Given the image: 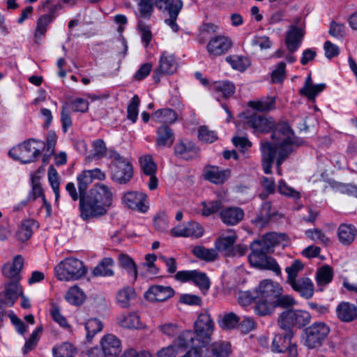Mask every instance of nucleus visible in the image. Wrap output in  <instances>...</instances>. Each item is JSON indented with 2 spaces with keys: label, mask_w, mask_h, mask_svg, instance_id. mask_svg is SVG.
Masks as SVG:
<instances>
[{
  "label": "nucleus",
  "mask_w": 357,
  "mask_h": 357,
  "mask_svg": "<svg viewBox=\"0 0 357 357\" xmlns=\"http://www.w3.org/2000/svg\"><path fill=\"white\" fill-rule=\"evenodd\" d=\"M248 105L259 112H269L275 109V100L274 98L266 97L257 101H250Z\"/></svg>",
  "instance_id": "obj_44"
},
{
  "label": "nucleus",
  "mask_w": 357,
  "mask_h": 357,
  "mask_svg": "<svg viewBox=\"0 0 357 357\" xmlns=\"http://www.w3.org/2000/svg\"><path fill=\"white\" fill-rule=\"evenodd\" d=\"M140 104V100L137 95H135L130 100L127 108V117L129 120L135 123L138 116V107Z\"/></svg>",
  "instance_id": "obj_56"
},
{
  "label": "nucleus",
  "mask_w": 357,
  "mask_h": 357,
  "mask_svg": "<svg viewBox=\"0 0 357 357\" xmlns=\"http://www.w3.org/2000/svg\"><path fill=\"white\" fill-rule=\"evenodd\" d=\"M338 238L344 245L351 244L357 235L356 229L351 225H341L338 228Z\"/></svg>",
  "instance_id": "obj_36"
},
{
  "label": "nucleus",
  "mask_w": 357,
  "mask_h": 357,
  "mask_svg": "<svg viewBox=\"0 0 357 357\" xmlns=\"http://www.w3.org/2000/svg\"><path fill=\"white\" fill-rule=\"evenodd\" d=\"M234 84L229 81L215 82L211 86V89L217 93H221L225 98L231 97L235 92Z\"/></svg>",
  "instance_id": "obj_38"
},
{
  "label": "nucleus",
  "mask_w": 357,
  "mask_h": 357,
  "mask_svg": "<svg viewBox=\"0 0 357 357\" xmlns=\"http://www.w3.org/2000/svg\"><path fill=\"white\" fill-rule=\"evenodd\" d=\"M304 34V31L296 26H293L289 31L286 37V45L290 53H294L300 47Z\"/></svg>",
  "instance_id": "obj_30"
},
{
  "label": "nucleus",
  "mask_w": 357,
  "mask_h": 357,
  "mask_svg": "<svg viewBox=\"0 0 357 357\" xmlns=\"http://www.w3.org/2000/svg\"><path fill=\"white\" fill-rule=\"evenodd\" d=\"M236 238L237 236L234 233L227 236L219 237L215 242V249L225 252L227 256V253H230Z\"/></svg>",
  "instance_id": "obj_39"
},
{
  "label": "nucleus",
  "mask_w": 357,
  "mask_h": 357,
  "mask_svg": "<svg viewBox=\"0 0 357 357\" xmlns=\"http://www.w3.org/2000/svg\"><path fill=\"white\" fill-rule=\"evenodd\" d=\"M283 291L282 287L277 282L271 280L261 281L256 288V304L255 312L259 316H266V312H263L261 306L271 307L276 297Z\"/></svg>",
  "instance_id": "obj_2"
},
{
  "label": "nucleus",
  "mask_w": 357,
  "mask_h": 357,
  "mask_svg": "<svg viewBox=\"0 0 357 357\" xmlns=\"http://www.w3.org/2000/svg\"><path fill=\"white\" fill-rule=\"evenodd\" d=\"M218 26L211 23L204 24L199 29L198 40L201 44L204 43L206 40L213 35L217 31Z\"/></svg>",
  "instance_id": "obj_55"
},
{
  "label": "nucleus",
  "mask_w": 357,
  "mask_h": 357,
  "mask_svg": "<svg viewBox=\"0 0 357 357\" xmlns=\"http://www.w3.org/2000/svg\"><path fill=\"white\" fill-rule=\"evenodd\" d=\"M102 322L97 318L88 319L85 323V329L86 331V339L91 342L94 336L102 330Z\"/></svg>",
  "instance_id": "obj_45"
},
{
  "label": "nucleus",
  "mask_w": 357,
  "mask_h": 357,
  "mask_svg": "<svg viewBox=\"0 0 357 357\" xmlns=\"http://www.w3.org/2000/svg\"><path fill=\"white\" fill-rule=\"evenodd\" d=\"M100 346L107 357H117L122 351L121 340L113 334L105 335L100 340Z\"/></svg>",
  "instance_id": "obj_22"
},
{
  "label": "nucleus",
  "mask_w": 357,
  "mask_h": 357,
  "mask_svg": "<svg viewBox=\"0 0 357 357\" xmlns=\"http://www.w3.org/2000/svg\"><path fill=\"white\" fill-rule=\"evenodd\" d=\"M231 344L227 342H215L206 349L204 357H229Z\"/></svg>",
  "instance_id": "obj_29"
},
{
  "label": "nucleus",
  "mask_w": 357,
  "mask_h": 357,
  "mask_svg": "<svg viewBox=\"0 0 357 357\" xmlns=\"http://www.w3.org/2000/svg\"><path fill=\"white\" fill-rule=\"evenodd\" d=\"M198 153L199 149L191 142L180 140L174 146L175 155L187 160L195 158Z\"/></svg>",
  "instance_id": "obj_26"
},
{
  "label": "nucleus",
  "mask_w": 357,
  "mask_h": 357,
  "mask_svg": "<svg viewBox=\"0 0 357 357\" xmlns=\"http://www.w3.org/2000/svg\"><path fill=\"white\" fill-rule=\"evenodd\" d=\"M42 327H38L31 335L29 340L26 342L24 348V354H27L29 351L33 350L37 345L39 340L40 335L42 333Z\"/></svg>",
  "instance_id": "obj_62"
},
{
  "label": "nucleus",
  "mask_w": 357,
  "mask_h": 357,
  "mask_svg": "<svg viewBox=\"0 0 357 357\" xmlns=\"http://www.w3.org/2000/svg\"><path fill=\"white\" fill-rule=\"evenodd\" d=\"M154 3L159 10L169 13V17L165 22L174 31L176 32L178 30V26L176 21L182 8L181 1L174 3V0H154Z\"/></svg>",
  "instance_id": "obj_16"
},
{
  "label": "nucleus",
  "mask_w": 357,
  "mask_h": 357,
  "mask_svg": "<svg viewBox=\"0 0 357 357\" xmlns=\"http://www.w3.org/2000/svg\"><path fill=\"white\" fill-rule=\"evenodd\" d=\"M282 331L275 334L271 344V351L282 353L287 357H297V344L293 342L294 333L291 329H282Z\"/></svg>",
  "instance_id": "obj_7"
},
{
  "label": "nucleus",
  "mask_w": 357,
  "mask_h": 357,
  "mask_svg": "<svg viewBox=\"0 0 357 357\" xmlns=\"http://www.w3.org/2000/svg\"><path fill=\"white\" fill-rule=\"evenodd\" d=\"M244 216V211L238 206L223 208L220 212V218L228 226L236 225L243 220Z\"/></svg>",
  "instance_id": "obj_21"
},
{
  "label": "nucleus",
  "mask_w": 357,
  "mask_h": 357,
  "mask_svg": "<svg viewBox=\"0 0 357 357\" xmlns=\"http://www.w3.org/2000/svg\"><path fill=\"white\" fill-rule=\"evenodd\" d=\"M187 237H192L199 238L204 234V229L203 227L198 222H190L187 225Z\"/></svg>",
  "instance_id": "obj_63"
},
{
  "label": "nucleus",
  "mask_w": 357,
  "mask_h": 357,
  "mask_svg": "<svg viewBox=\"0 0 357 357\" xmlns=\"http://www.w3.org/2000/svg\"><path fill=\"white\" fill-rule=\"evenodd\" d=\"M153 225L156 230L164 231L168 227V217L165 212H160L153 219Z\"/></svg>",
  "instance_id": "obj_64"
},
{
  "label": "nucleus",
  "mask_w": 357,
  "mask_h": 357,
  "mask_svg": "<svg viewBox=\"0 0 357 357\" xmlns=\"http://www.w3.org/2000/svg\"><path fill=\"white\" fill-rule=\"evenodd\" d=\"M52 353L54 357H73L76 351L71 344L65 342L59 346L54 347Z\"/></svg>",
  "instance_id": "obj_52"
},
{
  "label": "nucleus",
  "mask_w": 357,
  "mask_h": 357,
  "mask_svg": "<svg viewBox=\"0 0 357 357\" xmlns=\"http://www.w3.org/2000/svg\"><path fill=\"white\" fill-rule=\"evenodd\" d=\"M284 234H278L276 232L267 233L261 237V239L255 241L259 243L261 247L266 252H273V248L285 239Z\"/></svg>",
  "instance_id": "obj_31"
},
{
  "label": "nucleus",
  "mask_w": 357,
  "mask_h": 357,
  "mask_svg": "<svg viewBox=\"0 0 357 357\" xmlns=\"http://www.w3.org/2000/svg\"><path fill=\"white\" fill-rule=\"evenodd\" d=\"M174 295V290L169 286L152 285L144 294L145 298L150 302H163Z\"/></svg>",
  "instance_id": "obj_19"
},
{
  "label": "nucleus",
  "mask_w": 357,
  "mask_h": 357,
  "mask_svg": "<svg viewBox=\"0 0 357 357\" xmlns=\"http://www.w3.org/2000/svg\"><path fill=\"white\" fill-rule=\"evenodd\" d=\"M135 297V291L132 287H124L116 294L117 303L123 308L130 307V301Z\"/></svg>",
  "instance_id": "obj_42"
},
{
  "label": "nucleus",
  "mask_w": 357,
  "mask_h": 357,
  "mask_svg": "<svg viewBox=\"0 0 357 357\" xmlns=\"http://www.w3.org/2000/svg\"><path fill=\"white\" fill-rule=\"evenodd\" d=\"M139 163L143 172L146 175L155 174L157 166L151 155L141 157Z\"/></svg>",
  "instance_id": "obj_57"
},
{
  "label": "nucleus",
  "mask_w": 357,
  "mask_h": 357,
  "mask_svg": "<svg viewBox=\"0 0 357 357\" xmlns=\"http://www.w3.org/2000/svg\"><path fill=\"white\" fill-rule=\"evenodd\" d=\"M226 61L231 65L232 68L243 72L250 66V61L247 57L242 56H229Z\"/></svg>",
  "instance_id": "obj_50"
},
{
  "label": "nucleus",
  "mask_w": 357,
  "mask_h": 357,
  "mask_svg": "<svg viewBox=\"0 0 357 357\" xmlns=\"http://www.w3.org/2000/svg\"><path fill=\"white\" fill-rule=\"evenodd\" d=\"M275 215V212L271 211V202H264L259 211V214L253 221L256 225L263 227L268 223L271 218Z\"/></svg>",
  "instance_id": "obj_41"
},
{
  "label": "nucleus",
  "mask_w": 357,
  "mask_h": 357,
  "mask_svg": "<svg viewBox=\"0 0 357 357\" xmlns=\"http://www.w3.org/2000/svg\"><path fill=\"white\" fill-rule=\"evenodd\" d=\"M175 139L174 133L168 126L162 125L157 130L156 145L161 147H170Z\"/></svg>",
  "instance_id": "obj_33"
},
{
  "label": "nucleus",
  "mask_w": 357,
  "mask_h": 357,
  "mask_svg": "<svg viewBox=\"0 0 357 357\" xmlns=\"http://www.w3.org/2000/svg\"><path fill=\"white\" fill-rule=\"evenodd\" d=\"M119 260L120 266L126 269L128 274L132 276L135 281L137 278V268L135 261L128 255L123 254L119 255Z\"/></svg>",
  "instance_id": "obj_48"
},
{
  "label": "nucleus",
  "mask_w": 357,
  "mask_h": 357,
  "mask_svg": "<svg viewBox=\"0 0 357 357\" xmlns=\"http://www.w3.org/2000/svg\"><path fill=\"white\" fill-rule=\"evenodd\" d=\"M303 268L304 266L300 260H294L289 266L285 268L287 273V282L289 284L298 279L297 278L298 274L303 271Z\"/></svg>",
  "instance_id": "obj_51"
},
{
  "label": "nucleus",
  "mask_w": 357,
  "mask_h": 357,
  "mask_svg": "<svg viewBox=\"0 0 357 357\" xmlns=\"http://www.w3.org/2000/svg\"><path fill=\"white\" fill-rule=\"evenodd\" d=\"M96 202L107 210L112 203V192L110 188L104 184L95 185L87 193Z\"/></svg>",
  "instance_id": "obj_18"
},
{
  "label": "nucleus",
  "mask_w": 357,
  "mask_h": 357,
  "mask_svg": "<svg viewBox=\"0 0 357 357\" xmlns=\"http://www.w3.org/2000/svg\"><path fill=\"white\" fill-rule=\"evenodd\" d=\"M114 266V260L112 258H104L93 270V275L98 276H112L114 271L112 267Z\"/></svg>",
  "instance_id": "obj_37"
},
{
  "label": "nucleus",
  "mask_w": 357,
  "mask_h": 357,
  "mask_svg": "<svg viewBox=\"0 0 357 357\" xmlns=\"http://www.w3.org/2000/svg\"><path fill=\"white\" fill-rule=\"evenodd\" d=\"M333 278V269L328 265L319 268L316 273V281L318 286H325L329 284Z\"/></svg>",
  "instance_id": "obj_40"
},
{
  "label": "nucleus",
  "mask_w": 357,
  "mask_h": 357,
  "mask_svg": "<svg viewBox=\"0 0 357 357\" xmlns=\"http://www.w3.org/2000/svg\"><path fill=\"white\" fill-rule=\"evenodd\" d=\"M153 118L155 119L156 121L164 124L172 123L176 121L177 114L173 109L165 108L156 111L153 114Z\"/></svg>",
  "instance_id": "obj_46"
},
{
  "label": "nucleus",
  "mask_w": 357,
  "mask_h": 357,
  "mask_svg": "<svg viewBox=\"0 0 357 357\" xmlns=\"http://www.w3.org/2000/svg\"><path fill=\"white\" fill-rule=\"evenodd\" d=\"M202 215L209 216L214 214L223 208L222 202L220 200H214L208 202H203Z\"/></svg>",
  "instance_id": "obj_53"
},
{
  "label": "nucleus",
  "mask_w": 357,
  "mask_h": 357,
  "mask_svg": "<svg viewBox=\"0 0 357 357\" xmlns=\"http://www.w3.org/2000/svg\"><path fill=\"white\" fill-rule=\"evenodd\" d=\"M22 292L21 286L16 282H10L5 285V290L0 293V323L6 317V308L13 306Z\"/></svg>",
  "instance_id": "obj_11"
},
{
  "label": "nucleus",
  "mask_w": 357,
  "mask_h": 357,
  "mask_svg": "<svg viewBox=\"0 0 357 357\" xmlns=\"http://www.w3.org/2000/svg\"><path fill=\"white\" fill-rule=\"evenodd\" d=\"M52 2V0H45V1L42 4V8L43 10L47 8L48 13L41 15L37 21V25L34 33L36 43H38L41 38L45 36L48 25L52 23L55 17V13L59 6L54 5L51 7H48Z\"/></svg>",
  "instance_id": "obj_14"
},
{
  "label": "nucleus",
  "mask_w": 357,
  "mask_h": 357,
  "mask_svg": "<svg viewBox=\"0 0 357 357\" xmlns=\"http://www.w3.org/2000/svg\"><path fill=\"white\" fill-rule=\"evenodd\" d=\"M293 290L301 296L309 299L312 297L314 291V284L307 277H301L289 284Z\"/></svg>",
  "instance_id": "obj_27"
},
{
  "label": "nucleus",
  "mask_w": 357,
  "mask_h": 357,
  "mask_svg": "<svg viewBox=\"0 0 357 357\" xmlns=\"http://www.w3.org/2000/svg\"><path fill=\"white\" fill-rule=\"evenodd\" d=\"M116 323L124 328L137 330L143 328L139 316L135 312L120 314L116 317Z\"/></svg>",
  "instance_id": "obj_28"
},
{
  "label": "nucleus",
  "mask_w": 357,
  "mask_h": 357,
  "mask_svg": "<svg viewBox=\"0 0 357 357\" xmlns=\"http://www.w3.org/2000/svg\"><path fill=\"white\" fill-rule=\"evenodd\" d=\"M123 203L130 209L144 213L149 208L147 195L137 191L126 192L123 198Z\"/></svg>",
  "instance_id": "obj_17"
},
{
  "label": "nucleus",
  "mask_w": 357,
  "mask_h": 357,
  "mask_svg": "<svg viewBox=\"0 0 357 357\" xmlns=\"http://www.w3.org/2000/svg\"><path fill=\"white\" fill-rule=\"evenodd\" d=\"M34 225L33 220H26L22 222L16 233L17 238L21 242L29 240L32 236Z\"/></svg>",
  "instance_id": "obj_43"
},
{
  "label": "nucleus",
  "mask_w": 357,
  "mask_h": 357,
  "mask_svg": "<svg viewBox=\"0 0 357 357\" xmlns=\"http://www.w3.org/2000/svg\"><path fill=\"white\" fill-rule=\"evenodd\" d=\"M330 332L329 326L324 322H315L304 331V344L309 349L322 345Z\"/></svg>",
  "instance_id": "obj_9"
},
{
  "label": "nucleus",
  "mask_w": 357,
  "mask_h": 357,
  "mask_svg": "<svg viewBox=\"0 0 357 357\" xmlns=\"http://www.w3.org/2000/svg\"><path fill=\"white\" fill-rule=\"evenodd\" d=\"M251 253L248 257L252 266L261 269L270 270L277 275H281V269L275 259L267 256L269 252L264 250L259 243L253 241L250 245Z\"/></svg>",
  "instance_id": "obj_5"
},
{
  "label": "nucleus",
  "mask_w": 357,
  "mask_h": 357,
  "mask_svg": "<svg viewBox=\"0 0 357 357\" xmlns=\"http://www.w3.org/2000/svg\"><path fill=\"white\" fill-rule=\"evenodd\" d=\"M181 352L179 351L176 343H172L168 346L163 347L155 353V357H176Z\"/></svg>",
  "instance_id": "obj_59"
},
{
  "label": "nucleus",
  "mask_w": 357,
  "mask_h": 357,
  "mask_svg": "<svg viewBox=\"0 0 357 357\" xmlns=\"http://www.w3.org/2000/svg\"><path fill=\"white\" fill-rule=\"evenodd\" d=\"M309 312L303 310H287L280 314L278 323L281 329H291L292 326L301 328L310 321Z\"/></svg>",
  "instance_id": "obj_10"
},
{
  "label": "nucleus",
  "mask_w": 357,
  "mask_h": 357,
  "mask_svg": "<svg viewBox=\"0 0 357 357\" xmlns=\"http://www.w3.org/2000/svg\"><path fill=\"white\" fill-rule=\"evenodd\" d=\"M214 328V322L208 313H202L198 316L194 324L193 333L201 347H205L211 342Z\"/></svg>",
  "instance_id": "obj_8"
},
{
  "label": "nucleus",
  "mask_w": 357,
  "mask_h": 357,
  "mask_svg": "<svg viewBox=\"0 0 357 357\" xmlns=\"http://www.w3.org/2000/svg\"><path fill=\"white\" fill-rule=\"evenodd\" d=\"M231 45L232 42L228 37L218 36L209 40L206 50L210 56H218L227 52Z\"/></svg>",
  "instance_id": "obj_20"
},
{
  "label": "nucleus",
  "mask_w": 357,
  "mask_h": 357,
  "mask_svg": "<svg viewBox=\"0 0 357 357\" xmlns=\"http://www.w3.org/2000/svg\"><path fill=\"white\" fill-rule=\"evenodd\" d=\"M174 342L176 343L180 352H183L189 347L191 349H199L202 347L196 340V336L193 331L185 330L181 332Z\"/></svg>",
  "instance_id": "obj_23"
},
{
  "label": "nucleus",
  "mask_w": 357,
  "mask_h": 357,
  "mask_svg": "<svg viewBox=\"0 0 357 357\" xmlns=\"http://www.w3.org/2000/svg\"><path fill=\"white\" fill-rule=\"evenodd\" d=\"M80 216L84 220L102 216L107 213L102 205L96 202L88 194L79 197Z\"/></svg>",
  "instance_id": "obj_12"
},
{
  "label": "nucleus",
  "mask_w": 357,
  "mask_h": 357,
  "mask_svg": "<svg viewBox=\"0 0 357 357\" xmlns=\"http://www.w3.org/2000/svg\"><path fill=\"white\" fill-rule=\"evenodd\" d=\"M48 180L55 195V200L58 201L59 197V181L56 169L52 166L48 169Z\"/></svg>",
  "instance_id": "obj_54"
},
{
  "label": "nucleus",
  "mask_w": 357,
  "mask_h": 357,
  "mask_svg": "<svg viewBox=\"0 0 357 357\" xmlns=\"http://www.w3.org/2000/svg\"><path fill=\"white\" fill-rule=\"evenodd\" d=\"M108 158L112 159L110 165L112 179L120 184L129 182L133 176L132 164L115 150L108 151Z\"/></svg>",
  "instance_id": "obj_4"
},
{
  "label": "nucleus",
  "mask_w": 357,
  "mask_h": 357,
  "mask_svg": "<svg viewBox=\"0 0 357 357\" xmlns=\"http://www.w3.org/2000/svg\"><path fill=\"white\" fill-rule=\"evenodd\" d=\"M154 0H140L138 6L141 17L149 19L153 11Z\"/></svg>",
  "instance_id": "obj_61"
},
{
  "label": "nucleus",
  "mask_w": 357,
  "mask_h": 357,
  "mask_svg": "<svg viewBox=\"0 0 357 357\" xmlns=\"http://www.w3.org/2000/svg\"><path fill=\"white\" fill-rule=\"evenodd\" d=\"M192 253L197 258L206 261H213L218 257V253L215 249H209L200 245L195 246L192 250Z\"/></svg>",
  "instance_id": "obj_47"
},
{
  "label": "nucleus",
  "mask_w": 357,
  "mask_h": 357,
  "mask_svg": "<svg viewBox=\"0 0 357 357\" xmlns=\"http://www.w3.org/2000/svg\"><path fill=\"white\" fill-rule=\"evenodd\" d=\"M198 137L201 141L206 143H213L218 139L216 132L209 130L206 126L199 127Z\"/></svg>",
  "instance_id": "obj_60"
},
{
  "label": "nucleus",
  "mask_w": 357,
  "mask_h": 357,
  "mask_svg": "<svg viewBox=\"0 0 357 357\" xmlns=\"http://www.w3.org/2000/svg\"><path fill=\"white\" fill-rule=\"evenodd\" d=\"M66 301L73 305H80L85 299L84 292L77 285L70 287L65 296Z\"/></svg>",
  "instance_id": "obj_49"
},
{
  "label": "nucleus",
  "mask_w": 357,
  "mask_h": 357,
  "mask_svg": "<svg viewBox=\"0 0 357 357\" xmlns=\"http://www.w3.org/2000/svg\"><path fill=\"white\" fill-rule=\"evenodd\" d=\"M55 275L59 280H78L84 276L87 269L83 262L76 258H68L55 267Z\"/></svg>",
  "instance_id": "obj_6"
},
{
  "label": "nucleus",
  "mask_w": 357,
  "mask_h": 357,
  "mask_svg": "<svg viewBox=\"0 0 357 357\" xmlns=\"http://www.w3.org/2000/svg\"><path fill=\"white\" fill-rule=\"evenodd\" d=\"M174 277L176 280L182 282H192L204 292L208 291L210 287V280L207 275L197 270L178 271Z\"/></svg>",
  "instance_id": "obj_15"
},
{
  "label": "nucleus",
  "mask_w": 357,
  "mask_h": 357,
  "mask_svg": "<svg viewBox=\"0 0 357 357\" xmlns=\"http://www.w3.org/2000/svg\"><path fill=\"white\" fill-rule=\"evenodd\" d=\"M338 319L344 322H351L357 319V307L348 302H342L336 309Z\"/></svg>",
  "instance_id": "obj_32"
},
{
  "label": "nucleus",
  "mask_w": 357,
  "mask_h": 357,
  "mask_svg": "<svg viewBox=\"0 0 357 357\" xmlns=\"http://www.w3.org/2000/svg\"><path fill=\"white\" fill-rule=\"evenodd\" d=\"M205 179L215 184L224 183L230 176V170L222 169L216 166L208 165L204 169Z\"/></svg>",
  "instance_id": "obj_25"
},
{
  "label": "nucleus",
  "mask_w": 357,
  "mask_h": 357,
  "mask_svg": "<svg viewBox=\"0 0 357 357\" xmlns=\"http://www.w3.org/2000/svg\"><path fill=\"white\" fill-rule=\"evenodd\" d=\"M45 149V142L40 140L29 139L23 143L13 147L8 152L10 158L26 164L35 162Z\"/></svg>",
  "instance_id": "obj_3"
},
{
  "label": "nucleus",
  "mask_w": 357,
  "mask_h": 357,
  "mask_svg": "<svg viewBox=\"0 0 357 357\" xmlns=\"http://www.w3.org/2000/svg\"><path fill=\"white\" fill-rule=\"evenodd\" d=\"M296 303V302L293 296L287 294H282V293L280 296L276 297L273 304L271 305V307L268 308V307L261 306V308L264 310L263 312H266V315H269L276 307L288 309L295 305Z\"/></svg>",
  "instance_id": "obj_35"
},
{
  "label": "nucleus",
  "mask_w": 357,
  "mask_h": 357,
  "mask_svg": "<svg viewBox=\"0 0 357 357\" xmlns=\"http://www.w3.org/2000/svg\"><path fill=\"white\" fill-rule=\"evenodd\" d=\"M176 69L177 63L174 56L164 52L160 56L159 67L155 70V73L160 72L163 75H172L176 72Z\"/></svg>",
  "instance_id": "obj_34"
},
{
  "label": "nucleus",
  "mask_w": 357,
  "mask_h": 357,
  "mask_svg": "<svg viewBox=\"0 0 357 357\" xmlns=\"http://www.w3.org/2000/svg\"><path fill=\"white\" fill-rule=\"evenodd\" d=\"M272 131L271 137L277 142L276 145L269 142L261 144V165L265 174H271V168L275 160L277 151L278 156L276 160L278 167H280L284 160L293 151V146L301 145L300 140L296 138L292 129L287 122H281L275 124Z\"/></svg>",
  "instance_id": "obj_1"
},
{
  "label": "nucleus",
  "mask_w": 357,
  "mask_h": 357,
  "mask_svg": "<svg viewBox=\"0 0 357 357\" xmlns=\"http://www.w3.org/2000/svg\"><path fill=\"white\" fill-rule=\"evenodd\" d=\"M24 266V259L21 255L15 257L12 264L7 263L2 267V273L4 276L12 279L11 282L19 283L20 279V273ZM20 285V284H18Z\"/></svg>",
  "instance_id": "obj_24"
},
{
  "label": "nucleus",
  "mask_w": 357,
  "mask_h": 357,
  "mask_svg": "<svg viewBox=\"0 0 357 357\" xmlns=\"http://www.w3.org/2000/svg\"><path fill=\"white\" fill-rule=\"evenodd\" d=\"M243 124L245 129L251 128L255 132H268L274 126V121L271 117L254 113L245 116Z\"/></svg>",
  "instance_id": "obj_13"
},
{
  "label": "nucleus",
  "mask_w": 357,
  "mask_h": 357,
  "mask_svg": "<svg viewBox=\"0 0 357 357\" xmlns=\"http://www.w3.org/2000/svg\"><path fill=\"white\" fill-rule=\"evenodd\" d=\"M326 88L325 84L312 85L309 87H303L300 89V93L306 96L309 100H314L316 96L324 91Z\"/></svg>",
  "instance_id": "obj_58"
}]
</instances>
